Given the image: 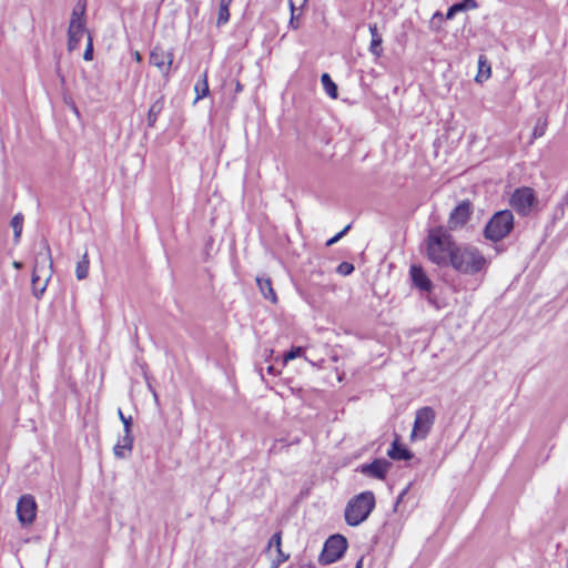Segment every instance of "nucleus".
Returning a JSON list of instances; mask_svg holds the SVG:
<instances>
[{"instance_id": "nucleus-1", "label": "nucleus", "mask_w": 568, "mask_h": 568, "mask_svg": "<svg viewBox=\"0 0 568 568\" xmlns=\"http://www.w3.org/2000/svg\"><path fill=\"white\" fill-rule=\"evenodd\" d=\"M457 245L453 236L443 226L428 231L426 240V255L430 262L438 266H447L452 263V255Z\"/></svg>"}, {"instance_id": "nucleus-2", "label": "nucleus", "mask_w": 568, "mask_h": 568, "mask_svg": "<svg viewBox=\"0 0 568 568\" xmlns=\"http://www.w3.org/2000/svg\"><path fill=\"white\" fill-rule=\"evenodd\" d=\"M450 265L462 274L474 275L485 270L488 261L477 247L465 245L457 246L452 255Z\"/></svg>"}, {"instance_id": "nucleus-3", "label": "nucleus", "mask_w": 568, "mask_h": 568, "mask_svg": "<svg viewBox=\"0 0 568 568\" xmlns=\"http://www.w3.org/2000/svg\"><path fill=\"white\" fill-rule=\"evenodd\" d=\"M52 274V258L50 247L47 241L42 242V251L36 255L34 266L32 272L31 285L32 294L36 298L40 300L45 292L48 282Z\"/></svg>"}, {"instance_id": "nucleus-4", "label": "nucleus", "mask_w": 568, "mask_h": 568, "mask_svg": "<svg viewBox=\"0 0 568 568\" xmlns=\"http://www.w3.org/2000/svg\"><path fill=\"white\" fill-rule=\"evenodd\" d=\"M376 505L374 493L363 491L351 498L345 507L344 517L347 525L356 527L364 523Z\"/></svg>"}, {"instance_id": "nucleus-5", "label": "nucleus", "mask_w": 568, "mask_h": 568, "mask_svg": "<svg viewBox=\"0 0 568 568\" xmlns=\"http://www.w3.org/2000/svg\"><path fill=\"white\" fill-rule=\"evenodd\" d=\"M514 229V215L509 210L496 212L484 230V236L493 242L505 239Z\"/></svg>"}, {"instance_id": "nucleus-6", "label": "nucleus", "mask_w": 568, "mask_h": 568, "mask_svg": "<svg viewBox=\"0 0 568 568\" xmlns=\"http://www.w3.org/2000/svg\"><path fill=\"white\" fill-rule=\"evenodd\" d=\"M85 6L78 3L71 13V19L68 29V50H75L85 33L84 21Z\"/></svg>"}, {"instance_id": "nucleus-7", "label": "nucleus", "mask_w": 568, "mask_h": 568, "mask_svg": "<svg viewBox=\"0 0 568 568\" xmlns=\"http://www.w3.org/2000/svg\"><path fill=\"white\" fill-rule=\"evenodd\" d=\"M435 410L425 406L416 410L413 429L410 433V440H424L430 433L435 423Z\"/></svg>"}, {"instance_id": "nucleus-8", "label": "nucleus", "mask_w": 568, "mask_h": 568, "mask_svg": "<svg viewBox=\"0 0 568 568\" xmlns=\"http://www.w3.org/2000/svg\"><path fill=\"white\" fill-rule=\"evenodd\" d=\"M347 549V540L342 535L331 536L324 544L318 557L322 565H329L342 558Z\"/></svg>"}, {"instance_id": "nucleus-9", "label": "nucleus", "mask_w": 568, "mask_h": 568, "mask_svg": "<svg viewBox=\"0 0 568 568\" xmlns=\"http://www.w3.org/2000/svg\"><path fill=\"white\" fill-rule=\"evenodd\" d=\"M536 202L535 192L530 187L517 189L510 199L511 207L521 215H527Z\"/></svg>"}, {"instance_id": "nucleus-10", "label": "nucleus", "mask_w": 568, "mask_h": 568, "mask_svg": "<svg viewBox=\"0 0 568 568\" xmlns=\"http://www.w3.org/2000/svg\"><path fill=\"white\" fill-rule=\"evenodd\" d=\"M37 503L32 495H22L17 503V517L22 526L33 524L37 516Z\"/></svg>"}, {"instance_id": "nucleus-11", "label": "nucleus", "mask_w": 568, "mask_h": 568, "mask_svg": "<svg viewBox=\"0 0 568 568\" xmlns=\"http://www.w3.org/2000/svg\"><path fill=\"white\" fill-rule=\"evenodd\" d=\"M471 211V203L468 200L460 202L449 214L447 222L449 230L463 227L468 222Z\"/></svg>"}, {"instance_id": "nucleus-12", "label": "nucleus", "mask_w": 568, "mask_h": 568, "mask_svg": "<svg viewBox=\"0 0 568 568\" xmlns=\"http://www.w3.org/2000/svg\"><path fill=\"white\" fill-rule=\"evenodd\" d=\"M173 62V53L156 45L150 53V63L156 67L163 74H168Z\"/></svg>"}, {"instance_id": "nucleus-13", "label": "nucleus", "mask_w": 568, "mask_h": 568, "mask_svg": "<svg viewBox=\"0 0 568 568\" xmlns=\"http://www.w3.org/2000/svg\"><path fill=\"white\" fill-rule=\"evenodd\" d=\"M392 464L386 459H375L369 464H364L361 466V473L374 477L377 479H385L388 469Z\"/></svg>"}, {"instance_id": "nucleus-14", "label": "nucleus", "mask_w": 568, "mask_h": 568, "mask_svg": "<svg viewBox=\"0 0 568 568\" xmlns=\"http://www.w3.org/2000/svg\"><path fill=\"white\" fill-rule=\"evenodd\" d=\"M410 277L414 286H416L422 292H430L433 288V283L424 272L423 267L419 265L410 266Z\"/></svg>"}, {"instance_id": "nucleus-15", "label": "nucleus", "mask_w": 568, "mask_h": 568, "mask_svg": "<svg viewBox=\"0 0 568 568\" xmlns=\"http://www.w3.org/2000/svg\"><path fill=\"white\" fill-rule=\"evenodd\" d=\"M134 437L132 435V430L124 433L123 436L119 437L116 444L113 447V453L115 457L122 459L126 458L133 448Z\"/></svg>"}, {"instance_id": "nucleus-16", "label": "nucleus", "mask_w": 568, "mask_h": 568, "mask_svg": "<svg viewBox=\"0 0 568 568\" xmlns=\"http://www.w3.org/2000/svg\"><path fill=\"white\" fill-rule=\"evenodd\" d=\"M256 284L261 294L273 304L277 302L276 293L273 288L272 281L270 277L257 276Z\"/></svg>"}, {"instance_id": "nucleus-17", "label": "nucleus", "mask_w": 568, "mask_h": 568, "mask_svg": "<svg viewBox=\"0 0 568 568\" xmlns=\"http://www.w3.org/2000/svg\"><path fill=\"white\" fill-rule=\"evenodd\" d=\"M478 3L476 0H463L460 2L454 3L448 8L446 12V19L452 20L458 12L468 11L476 9Z\"/></svg>"}, {"instance_id": "nucleus-18", "label": "nucleus", "mask_w": 568, "mask_h": 568, "mask_svg": "<svg viewBox=\"0 0 568 568\" xmlns=\"http://www.w3.org/2000/svg\"><path fill=\"white\" fill-rule=\"evenodd\" d=\"M368 29H369V33H371V37H372L371 45H369V51L375 57H381V54L383 52V49H382V42H383L382 36L379 34L376 24H369Z\"/></svg>"}, {"instance_id": "nucleus-19", "label": "nucleus", "mask_w": 568, "mask_h": 568, "mask_svg": "<svg viewBox=\"0 0 568 568\" xmlns=\"http://www.w3.org/2000/svg\"><path fill=\"white\" fill-rule=\"evenodd\" d=\"M164 109V97L156 99L149 109L146 121L149 128H154L158 116Z\"/></svg>"}, {"instance_id": "nucleus-20", "label": "nucleus", "mask_w": 568, "mask_h": 568, "mask_svg": "<svg viewBox=\"0 0 568 568\" xmlns=\"http://www.w3.org/2000/svg\"><path fill=\"white\" fill-rule=\"evenodd\" d=\"M387 455L394 460H409L413 454L395 440L388 449Z\"/></svg>"}, {"instance_id": "nucleus-21", "label": "nucleus", "mask_w": 568, "mask_h": 568, "mask_svg": "<svg viewBox=\"0 0 568 568\" xmlns=\"http://www.w3.org/2000/svg\"><path fill=\"white\" fill-rule=\"evenodd\" d=\"M233 0H220L219 12H217V27H221L230 20V6Z\"/></svg>"}, {"instance_id": "nucleus-22", "label": "nucleus", "mask_w": 568, "mask_h": 568, "mask_svg": "<svg viewBox=\"0 0 568 568\" xmlns=\"http://www.w3.org/2000/svg\"><path fill=\"white\" fill-rule=\"evenodd\" d=\"M194 91L196 93L195 102L205 98L210 93L206 71L203 73L201 80L196 82Z\"/></svg>"}, {"instance_id": "nucleus-23", "label": "nucleus", "mask_w": 568, "mask_h": 568, "mask_svg": "<svg viewBox=\"0 0 568 568\" xmlns=\"http://www.w3.org/2000/svg\"><path fill=\"white\" fill-rule=\"evenodd\" d=\"M321 81H322V84H323V88H324L326 94L328 97H331L332 99H336L337 98V85L332 80L329 74L323 73L321 77Z\"/></svg>"}, {"instance_id": "nucleus-24", "label": "nucleus", "mask_w": 568, "mask_h": 568, "mask_svg": "<svg viewBox=\"0 0 568 568\" xmlns=\"http://www.w3.org/2000/svg\"><path fill=\"white\" fill-rule=\"evenodd\" d=\"M89 264L90 262L85 252L82 258L77 263L75 274L78 280H84L88 276Z\"/></svg>"}, {"instance_id": "nucleus-25", "label": "nucleus", "mask_w": 568, "mask_h": 568, "mask_svg": "<svg viewBox=\"0 0 568 568\" xmlns=\"http://www.w3.org/2000/svg\"><path fill=\"white\" fill-rule=\"evenodd\" d=\"M10 225L13 230L14 241L18 242L20 240L22 227H23V215L21 213H17L10 222Z\"/></svg>"}, {"instance_id": "nucleus-26", "label": "nucleus", "mask_w": 568, "mask_h": 568, "mask_svg": "<svg viewBox=\"0 0 568 568\" xmlns=\"http://www.w3.org/2000/svg\"><path fill=\"white\" fill-rule=\"evenodd\" d=\"M281 545H282V532L277 531L270 538L268 548L275 547L281 557L280 561H285V560H287L288 556H285L282 552Z\"/></svg>"}, {"instance_id": "nucleus-27", "label": "nucleus", "mask_w": 568, "mask_h": 568, "mask_svg": "<svg viewBox=\"0 0 568 568\" xmlns=\"http://www.w3.org/2000/svg\"><path fill=\"white\" fill-rule=\"evenodd\" d=\"M547 125H548L547 119L539 118L535 124V128L532 131V138L534 139L541 138L546 133Z\"/></svg>"}, {"instance_id": "nucleus-28", "label": "nucleus", "mask_w": 568, "mask_h": 568, "mask_svg": "<svg viewBox=\"0 0 568 568\" xmlns=\"http://www.w3.org/2000/svg\"><path fill=\"white\" fill-rule=\"evenodd\" d=\"M307 0H288L290 10L293 11V18L300 17L306 6Z\"/></svg>"}, {"instance_id": "nucleus-29", "label": "nucleus", "mask_w": 568, "mask_h": 568, "mask_svg": "<svg viewBox=\"0 0 568 568\" xmlns=\"http://www.w3.org/2000/svg\"><path fill=\"white\" fill-rule=\"evenodd\" d=\"M118 416L123 424L124 433L131 432L132 430V417L125 416L121 408L118 409Z\"/></svg>"}, {"instance_id": "nucleus-30", "label": "nucleus", "mask_w": 568, "mask_h": 568, "mask_svg": "<svg viewBox=\"0 0 568 568\" xmlns=\"http://www.w3.org/2000/svg\"><path fill=\"white\" fill-rule=\"evenodd\" d=\"M336 271L339 275L347 276L354 272V265L348 262H342Z\"/></svg>"}, {"instance_id": "nucleus-31", "label": "nucleus", "mask_w": 568, "mask_h": 568, "mask_svg": "<svg viewBox=\"0 0 568 568\" xmlns=\"http://www.w3.org/2000/svg\"><path fill=\"white\" fill-rule=\"evenodd\" d=\"M303 354L302 347H293L290 352H287L283 357V364L285 365L287 362L300 357Z\"/></svg>"}, {"instance_id": "nucleus-32", "label": "nucleus", "mask_w": 568, "mask_h": 568, "mask_svg": "<svg viewBox=\"0 0 568 568\" xmlns=\"http://www.w3.org/2000/svg\"><path fill=\"white\" fill-rule=\"evenodd\" d=\"M349 229L351 224L346 225L341 232H338L336 235H334L326 242V246H332L333 244L338 242L349 231Z\"/></svg>"}, {"instance_id": "nucleus-33", "label": "nucleus", "mask_w": 568, "mask_h": 568, "mask_svg": "<svg viewBox=\"0 0 568 568\" xmlns=\"http://www.w3.org/2000/svg\"><path fill=\"white\" fill-rule=\"evenodd\" d=\"M83 59L85 61H91L93 59V44H92V38L90 34L88 36V43H87L85 51L83 53Z\"/></svg>"}, {"instance_id": "nucleus-34", "label": "nucleus", "mask_w": 568, "mask_h": 568, "mask_svg": "<svg viewBox=\"0 0 568 568\" xmlns=\"http://www.w3.org/2000/svg\"><path fill=\"white\" fill-rule=\"evenodd\" d=\"M266 372L270 375H277L280 373L273 365H268L266 367Z\"/></svg>"}, {"instance_id": "nucleus-35", "label": "nucleus", "mask_w": 568, "mask_h": 568, "mask_svg": "<svg viewBox=\"0 0 568 568\" xmlns=\"http://www.w3.org/2000/svg\"><path fill=\"white\" fill-rule=\"evenodd\" d=\"M300 17H296V18H293V11H291V19H290V26L293 28V29H297L298 28V24L295 23V20H297Z\"/></svg>"}, {"instance_id": "nucleus-36", "label": "nucleus", "mask_w": 568, "mask_h": 568, "mask_svg": "<svg viewBox=\"0 0 568 568\" xmlns=\"http://www.w3.org/2000/svg\"><path fill=\"white\" fill-rule=\"evenodd\" d=\"M483 67H484V61H483V57L479 58V73L477 74L476 77V81H480V77H481V72H483Z\"/></svg>"}, {"instance_id": "nucleus-37", "label": "nucleus", "mask_w": 568, "mask_h": 568, "mask_svg": "<svg viewBox=\"0 0 568 568\" xmlns=\"http://www.w3.org/2000/svg\"><path fill=\"white\" fill-rule=\"evenodd\" d=\"M243 90V85L240 82H236L235 91L241 92Z\"/></svg>"}, {"instance_id": "nucleus-38", "label": "nucleus", "mask_w": 568, "mask_h": 568, "mask_svg": "<svg viewBox=\"0 0 568 568\" xmlns=\"http://www.w3.org/2000/svg\"><path fill=\"white\" fill-rule=\"evenodd\" d=\"M355 568H363V558L358 559V561L356 562Z\"/></svg>"}, {"instance_id": "nucleus-39", "label": "nucleus", "mask_w": 568, "mask_h": 568, "mask_svg": "<svg viewBox=\"0 0 568 568\" xmlns=\"http://www.w3.org/2000/svg\"><path fill=\"white\" fill-rule=\"evenodd\" d=\"M407 489H404L402 494L397 498V504L402 500L403 496L406 494Z\"/></svg>"}, {"instance_id": "nucleus-40", "label": "nucleus", "mask_w": 568, "mask_h": 568, "mask_svg": "<svg viewBox=\"0 0 568 568\" xmlns=\"http://www.w3.org/2000/svg\"><path fill=\"white\" fill-rule=\"evenodd\" d=\"M136 61H141L142 57L139 52H135L134 54Z\"/></svg>"}, {"instance_id": "nucleus-41", "label": "nucleus", "mask_w": 568, "mask_h": 568, "mask_svg": "<svg viewBox=\"0 0 568 568\" xmlns=\"http://www.w3.org/2000/svg\"><path fill=\"white\" fill-rule=\"evenodd\" d=\"M437 17L442 19V18H443V14H442L440 12H438V11H437V12L434 14V18H437Z\"/></svg>"}, {"instance_id": "nucleus-42", "label": "nucleus", "mask_w": 568, "mask_h": 568, "mask_svg": "<svg viewBox=\"0 0 568 568\" xmlns=\"http://www.w3.org/2000/svg\"><path fill=\"white\" fill-rule=\"evenodd\" d=\"M489 75H490V67L488 65L487 67V75H486V78H488Z\"/></svg>"}, {"instance_id": "nucleus-43", "label": "nucleus", "mask_w": 568, "mask_h": 568, "mask_svg": "<svg viewBox=\"0 0 568 568\" xmlns=\"http://www.w3.org/2000/svg\"><path fill=\"white\" fill-rule=\"evenodd\" d=\"M14 267L19 268L20 267V263L14 262Z\"/></svg>"}]
</instances>
